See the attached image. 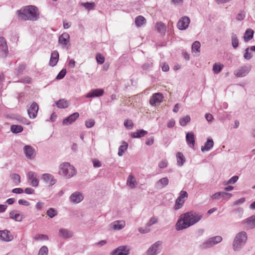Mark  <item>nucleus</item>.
Returning <instances> with one entry per match:
<instances>
[{
	"mask_svg": "<svg viewBox=\"0 0 255 255\" xmlns=\"http://www.w3.org/2000/svg\"><path fill=\"white\" fill-rule=\"evenodd\" d=\"M95 125V121L93 119H89L85 122V125L87 128H90Z\"/></svg>",
	"mask_w": 255,
	"mask_h": 255,
	"instance_id": "obj_51",
	"label": "nucleus"
},
{
	"mask_svg": "<svg viewBox=\"0 0 255 255\" xmlns=\"http://www.w3.org/2000/svg\"><path fill=\"white\" fill-rule=\"evenodd\" d=\"M39 108L36 103L33 102L28 110V114L30 118H35L37 114Z\"/></svg>",
	"mask_w": 255,
	"mask_h": 255,
	"instance_id": "obj_17",
	"label": "nucleus"
},
{
	"mask_svg": "<svg viewBox=\"0 0 255 255\" xmlns=\"http://www.w3.org/2000/svg\"><path fill=\"white\" fill-rule=\"evenodd\" d=\"M44 203L41 201L38 202L36 205L35 207L37 210H41L44 206Z\"/></svg>",
	"mask_w": 255,
	"mask_h": 255,
	"instance_id": "obj_64",
	"label": "nucleus"
},
{
	"mask_svg": "<svg viewBox=\"0 0 255 255\" xmlns=\"http://www.w3.org/2000/svg\"><path fill=\"white\" fill-rule=\"evenodd\" d=\"M23 129V127L20 125H12L10 127L11 131L14 133L21 132Z\"/></svg>",
	"mask_w": 255,
	"mask_h": 255,
	"instance_id": "obj_37",
	"label": "nucleus"
},
{
	"mask_svg": "<svg viewBox=\"0 0 255 255\" xmlns=\"http://www.w3.org/2000/svg\"><path fill=\"white\" fill-rule=\"evenodd\" d=\"M41 180L49 186L54 185L56 183L54 177L49 173H44L41 176Z\"/></svg>",
	"mask_w": 255,
	"mask_h": 255,
	"instance_id": "obj_11",
	"label": "nucleus"
},
{
	"mask_svg": "<svg viewBox=\"0 0 255 255\" xmlns=\"http://www.w3.org/2000/svg\"><path fill=\"white\" fill-rule=\"evenodd\" d=\"M223 238L220 236H216L210 238L200 245V248L202 249L211 248L213 246L221 242Z\"/></svg>",
	"mask_w": 255,
	"mask_h": 255,
	"instance_id": "obj_5",
	"label": "nucleus"
},
{
	"mask_svg": "<svg viewBox=\"0 0 255 255\" xmlns=\"http://www.w3.org/2000/svg\"><path fill=\"white\" fill-rule=\"evenodd\" d=\"M18 18L22 20H37L39 16L38 9L34 5H27L16 11Z\"/></svg>",
	"mask_w": 255,
	"mask_h": 255,
	"instance_id": "obj_2",
	"label": "nucleus"
},
{
	"mask_svg": "<svg viewBox=\"0 0 255 255\" xmlns=\"http://www.w3.org/2000/svg\"><path fill=\"white\" fill-rule=\"evenodd\" d=\"M201 44L200 42L198 41H195L192 45V52H195L197 54H199L200 52V48Z\"/></svg>",
	"mask_w": 255,
	"mask_h": 255,
	"instance_id": "obj_35",
	"label": "nucleus"
},
{
	"mask_svg": "<svg viewBox=\"0 0 255 255\" xmlns=\"http://www.w3.org/2000/svg\"><path fill=\"white\" fill-rule=\"evenodd\" d=\"M59 60V53L57 51H53L51 54L49 65L51 67L55 66Z\"/></svg>",
	"mask_w": 255,
	"mask_h": 255,
	"instance_id": "obj_21",
	"label": "nucleus"
},
{
	"mask_svg": "<svg viewBox=\"0 0 255 255\" xmlns=\"http://www.w3.org/2000/svg\"><path fill=\"white\" fill-rule=\"evenodd\" d=\"M10 179L15 186H18L20 183V176L17 174H11Z\"/></svg>",
	"mask_w": 255,
	"mask_h": 255,
	"instance_id": "obj_33",
	"label": "nucleus"
},
{
	"mask_svg": "<svg viewBox=\"0 0 255 255\" xmlns=\"http://www.w3.org/2000/svg\"><path fill=\"white\" fill-rule=\"evenodd\" d=\"M163 99V97L162 94L159 93H155L150 98L149 103L152 106H156L162 101Z\"/></svg>",
	"mask_w": 255,
	"mask_h": 255,
	"instance_id": "obj_14",
	"label": "nucleus"
},
{
	"mask_svg": "<svg viewBox=\"0 0 255 255\" xmlns=\"http://www.w3.org/2000/svg\"><path fill=\"white\" fill-rule=\"evenodd\" d=\"M244 223L247 228L249 229H253L255 228V215L251 216L250 217L245 219Z\"/></svg>",
	"mask_w": 255,
	"mask_h": 255,
	"instance_id": "obj_24",
	"label": "nucleus"
},
{
	"mask_svg": "<svg viewBox=\"0 0 255 255\" xmlns=\"http://www.w3.org/2000/svg\"><path fill=\"white\" fill-rule=\"evenodd\" d=\"M169 183V180L167 177H163L159 179L156 183V187L158 189H162L166 186Z\"/></svg>",
	"mask_w": 255,
	"mask_h": 255,
	"instance_id": "obj_27",
	"label": "nucleus"
},
{
	"mask_svg": "<svg viewBox=\"0 0 255 255\" xmlns=\"http://www.w3.org/2000/svg\"><path fill=\"white\" fill-rule=\"evenodd\" d=\"M190 117L189 116H186L182 118H181L179 120V123L182 126H185L190 121Z\"/></svg>",
	"mask_w": 255,
	"mask_h": 255,
	"instance_id": "obj_42",
	"label": "nucleus"
},
{
	"mask_svg": "<svg viewBox=\"0 0 255 255\" xmlns=\"http://www.w3.org/2000/svg\"><path fill=\"white\" fill-rule=\"evenodd\" d=\"M162 242L157 241L151 245L146 252L147 255H157L161 251Z\"/></svg>",
	"mask_w": 255,
	"mask_h": 255,
	"instance_id": "obj_7",
	"label": "nucleus"
},
{
	"mask_svg": "<svg viewBox=\"0 0 255 255\" xmlns=\"http://www.w3.org/2000/svg\"><path fill=\"white\" fill-rule=\"evenodd\" d=\"M167 165V162L166 160H162L158 163V166L160 168H165Z\"/></svg>",
	"mask_w": 255,
	"mask_h": 255,
	"instance_id": "obj_63",
	"label": "nucleus"
},
{
	"mask_svg": "<svg viewBox=\"0 0 255 255\" xmlns=\"http://www.w3.org/2000/svg\"><path fill=\"white\" fill-rule=\"evenodd\" d=\"M232 43L234 48H237L239 45V40L236 34H233L232 36Z\"/></svg>",
	"mask_w": 255,
	"mask_h": 255,
	"instance_id": "obj_45",
	"label": "nucleus"
},
{
	"mask_svg": "<svg viewBox=\"0 0 255 255\" xmlns=\"http://www.w3.org/2000/svg\"><path fill=\"white\" fill-rule=\"evenodd\" d=\"M69 35L67 33H64L59 37L60 43L66 45L68 44L69 39Z\"/></svg>",
	"mask_w": 255,
	"mask_h": 255,
	"instance_id": "obj_30",
	"label": "nucleus"
},
{
	"mask_svg": "<svg viewBox=\"0 0 255 255\" xmlns=\"http://www.w3.org/2000/svg\"><path fill=\"white\" fill-rule=\"evenodd\" d=\"M18 203L20 205H22L25 206H28L30 205V203L24 199H19L18 200Z\"/></svg>",
	"mask_w": 255,
	"mask_h": 255,
	"instance_id": "obj_58",
	"label": "nucleus"
},
{
	"mask_svg": "<svg viewBox=\"0 0 255 255\" xmlns=\"http://www.w3.org/2000/svg\"><path fill=\"white\" fill-rule=\"evenodd\" d=\"M139 228L138 231L141 234H146L150 232V229L147 228Z\"/></svg>",
	"mask_w": 255,
	"mask_h": 255,
	"instance_id": "obj_57",
	"label": "nucleus"
},
{
	"mask_svg": "<svg viewBox=\"0 0 255 255\" xmlns=\"http://www.w3.org/2000/svg\"><path fill=\"white\" fill-rule=\"evenodd\" d=\"M158 222V218L157 217H152L146 224V227H150L154 224L157 223Z\"/></svg>",
	"mask_w": 255,
	"mask_h": 255,
	"instance_id": "obj_43",
	"label": "nucleus"
},
{
	"mask_svg": "<svg viewBox=\"0 0 255 255\" xmlns=\"http://www.w3.org/2000/svg\"><path fill=\"white\" fill-rule=\"evenodd\" d=\"M46 213L49 218H52L57 215L58 212L54 208H50L47 211Z\"/></svg>",
	"mask_w": 255,
	"mask_h": 255,
	"instance_id": "obj_40",
	"label": "nucleus"
},
{
	"mask_svg": "<svg viewBox=\"0 0 255 255\" xmlns=\"http://www.w3.org/2000/svg\"><path fill=\"white\" fill-rule=\"evenodd\" d=\"M58 235L60 238L65 239L71 238L73 236V233L67 229L61 228L59 230Z\"/></svg>",
	"mask_w": 255,
	"mask_h": 255,
	"instance_id": "obj_19",
	"label": "nucleus"
},
{
	"mask_svg": "<svg viewBox=\"0 0 255 255\" xmlns=\"http://www.w3.org/2000/svg\"><path fill=\"white\" fill-rule=\"evenodd\" d=\"M9 217L17 222H21L23 218V216L16 210H13L9 213Z\"/></svg>",
	"mask_w": 255,
	"mask_h": 255,
	"instance_id": "obj_22",
	"label": "nucleus"
},
{
	"mask_svg": "<svg viewBox=\"0 0 255 255\" xmlns=\"http://www.w3.org/2000/svg\"><path fill=\"white\" fill-rule=\"evenodd\" d=\"M56 105L60 108H66L68 106V103L67 101L62 99L57 102Z\"/></svg>",
	"mask_w": 255,
	"mask_h": 255,
	"instance_id": "obj_39",
	"label": "nucleus"
},
{
	"mask_svg": "<svg viewBox=\"0 0 255 255\" xmlns=\"http://www.w3.org/2000/svg\"><path fill=\"white\" fill-rule=\"evenodd\" d=\"M221 197V192H216L211 196V198L213 200L219 199Z\"/></svg>",
	"mask_w": 255,
	"mask_h": 255,
	"instance_id": "obj_55",
	"label": "nucleus"
},
{
	"mask_svg": "<svg viewBox=\"0 0 255 255\" xmlns=\"http://www.w3.org/2000/svg\"><path fill=\"white\" fill-rule=\"evenodd\" d=\"M27 179L29 184L33 187H36L39 185V180L36 173L29 171L27 174Z\"/></svg>",
	"mask_w": 255,
	"mask_h": 255,
	"instance_id": "obj_8",
	"label": "nucleus"
},
{
	"mask_svg": "<svg viewBox=\"0 0 255 255\" xmlns=\"http://www.w3.org/2000/svg\"><path fill=\"white\" fill-rule=\"evenodd\" d=\"M8 52L7 46L5 39L3 37H0V53L2 56L6 55Z\"/></svg>",
	"mask_w": 255,
	"mask_h": 255,
	"instance_id": "obj_20",
	"label": "nucleus"
},
{
	"mask_svg": "<svg viewBox=\"0 0 255 255\" xmlns=\"http://www.w3.org/2000/svg\"><path fill=\"white\" fill-rule=\"evenodd\" d=\"M246 199L244 197L241 198L233 203L234 206H237L243 204L245 202Z\"/></svg>",
	"mask_w": 255,
	"mask_h": 255,
	"instance_id": "obj_54",
	"label": "nucleus"
},
{
	"mask_svg": "<svg viewBox=\"0 0 255 255\" xmlns=\"http://www.w3.org/2000/svg\"><path fill=\"white\" fill-rule=\"evenodd\" d=\"M124 125L126 128H132L133 124L131 120H126L124 122Z\"/></svg>",
	"mask_w": 255,
	"mask_h": 255,
	"instance_id": "obj_52",
	"label": "nucleus"
},
{
	"mask_svg": "<svg viewBox=\"0 0 255 255\" xmlns=\"http://www.w3.org/2000/svg\"><path fill=\"white\" fill-rule=\"evenodd\" d=\"M186 140L187 144L191 147H194L195 145V137L193 132H188L186 135Z\"/></svg>",
	"mask_w": 255,
	"mask_h": 255,
	"instance_id": "obj_26",
	"label": "nucleus"
},
{
	"mask_svg": "<svg viewBox=\"0 0 255 255\" xmlns=\"http://www.w3.org/2000/svg\"><path fill=\"white\" fill-rule=\"evenodd\" d=\"M104 91L102 89H96L91 91L86 96L87 98H93L95 97L102 96Z\"/></svg>",
	"mask_w": 255,
	"mask_h": 255,
	"instance_id": "obj_23",
	"label": "nucleus"
},
{
	"mask_svg": "<svg viewBox=\"0 0 255 255\" xmlns=\"http://www.w3.org/2000/svg\"><path fill=\"white\" fill-rule=\"evenodd\" d=\"M11 192L13 193L21 194V193H22L23 192V189L22 188H16L13 189L12 190Z\"/></svg>",
	"mask_w": 255,
	"mask_h": 255,
	"instance_id": "obj_62",
	"label": "nucleus"
},
{
	"mask_svg": "<svg viewBox=\"0 0 255 255\" xmlns=\"http://www.w3.org/2000/svg\"><path fill=\"white\" fill-rule=\"evenodd\" d=\"M34 239L36 241L42 240L47 241L48 240V237L46 235L43 234H37L34 237Z\"/></svg>",
	"mask_w": 255,
	"mask_h": 255,
	"instance_id": "obj_44",
	"label": "nucleus"
},
{
	"mask_svg": "<svg viewBox=\"0 0 255 255\" xmlns=\"http://www.w3.org/2000/svg\"><path fill=\"white\" fill-rule=\"evenodd\" d=\"M203 217L202 214L194 211L182 214L175 224V229L177 231L186 229L199 222Z\"/></svg>",
	"mask_w": 255,
	"mask_h": 255,
	"instance_id": "obj_1",
	"label": "nucleus"
},
{
	"mask_svg": "<svg viewBox=\"0 0 255 255\" xmlns=\"http://www.w3.org/2000/svg\"><path fill=\"white\" fill-rule=\"evenodd\" d=\"M254 35V31L252 29H248L245 33L244 38V40L246 42H247L251 39H252Z\"/></svg>",
	"mask_w": 255,
	"mask_h": 255,
	"instance_id": "obj_32",
	"label": "nucleus"
},
{
	"mask_svg": "<svg viewBox=\"0 0 255 255\" xmlns=\"http://www.w3.org/2000/svg\"><path fill=\"white\" fill-rule=\"evenodd\" d=\"M221 196L223 199L228 200L233 196V195L230 193L221 192Z\"/></svg>",
	"mask_w": 255,
	"mask_h": 255,
	"instance_id": "obj_46",
	"label": "nucleus"
},
{
	"mask_svg": "<svg viewBox=\"0 0 255 255\" xmlns=\"http://www.w3.org/2000/svg\"><path fill=\"white\" fill-rule=\"evenodd\" d=\"M238 178H239V177H238V176H234L231 179H230L228 181L224 182L223 184L226 185H227V184H234L235 182H237V181L238 180Z\"/></svg>",
	"mask_w": 255,
	"mask_h": 255,
	"instance_id": "obj_47",
	"label": "nucleus"
},
{
	"mask_svg": "<svg viewBox=\"0 0 255 255\" xmlns=\"http://www.w3.org/2000/svg\"><path fill=\"white\" fill-rule=\"evenodd\" d=\"M190 19L188 16H183L178 21L177 26L180 30L186 29L190 23Z\"/></svg>",
	"mask_w": 255,
	"mask_h": 255,
	"instance_id": "obj_12",
	"label": "nucleus"
},
{
	"mask_svg": "<svg viewBox=\"0 0 255 255\" xmlns=\"http://www.w3.org/2000/svg\"><path fill=\"white\" fill-rule=\"evenodd\" d=\"M154 137L151 136V137L148 138L147 139H146V140L145 141V144L147 145H151L154 143Z\"/></svg>",
	"mask_w": 255,
	"mask_h": 255,
	"instance_id": "obj_56",
	"label": "nucleus"
},
{
	"mask_svg": "<svg viewBox=\"0 0 255 255\" xmlns=\"http://www.w3.org/2000/svg\"><path fill=\"white\" fill-rule=\"evenodd\" d=\"M147 132L143 129H138L131 133V136L133 138H139L147 134Z\"/></svg>",
	"mask_w": 255,
	"mask_h": 255,
	"instance_id": "obj_29",
	"label": "nucleus"
},
{
	"mask_svg": "<svg viewBox=\"0 0 255 255\" xmlns=\"http://www.w3.org/2000/svg\"><path fill=\"white\" fill-rule=\"evenodd\" d=\"M252 57V55L251 53L249 52V48H247L246 49V52L244 54V58L246 59L249 60Z\"/></svg>",
	"mask_w": 255,
	"mask_h": 255,
	"instance_id": "obj_59",
	"label": "nucleus"
},
{
	"mask_svg": "<svg viewBox=\"0 0 255 255\" xmlns=\"http://www.w3.org/2000/svg\"><path fill=\"white\" fill-rule=\"evenodd\" d=\"M245 17V13L244 12H240L237 16V19L238 20H242L244 19Z\"/></svg>",
	"mask_w": 255,
	"mask_h": 255,
	"instance_id": "obj_60",
	"label": "nucleus"
},
{
	"mask_svg": "<svg viewBox=\"0 0 255 255\" xmlns=\"http://www.w3.org/2000/svg\"><path fill=\"white\" fill-rule=\"evenodd\" d=\"M125 226L126 222L123 220L115 221L110 225V228L116 231L121 230L124 229Z\"/></svg>",
	"mask_w": 255,
	"mask_h": 255,
	"instance_id": "obj_16",
	"label": "nucleus"
},
{
	"mask_svg": "<svg viewBox=\"0 0 255 255\" xmlns=\"http://www.w3.org/2000/svg\"><path fill=\"white\" fill-rule=\"evenodd\" d=\"M249 72L246 67H241L236 71L235 74L238 77L245 76Z\"/></svg>",
	"mask_w": 255,
	"mask_h": 255,
	"instance_id": "obj_34",
	"label": "nucleus"
},
{
	"mask_svg": "<svg viewBox=\"0 0 255 255\" xmlns=\"http://www.w3.org/2000/svg\"><path fill=\"white\" fill-rule=\"evenodd\" d=\"M130 248L128 246H121L114 250L111 255H128L129 254Z\"/></svg>",
	"mask_w": 255,
	"mask_h": 255,
	"instance_id": "obj_10",
	"label": "nucleus"
},
{
	"mask_svg": "<svg viewBox=\"0 0 255 255\" xmlns=\"http://www.w3.org/2000/svg\"><path fill=\"white\" fill-rule=\"evenodd\" d=\"M248 239L247 234L245 231L238 233L233 242V249L234 251H240L246 244Z\"/></svg>",
	"mask_w": 255,
	"mask_h": 255,
	"instance_id": "obj_3",
	"label": "nucleus"
},
{
	"mask_svg": "<svg viewBox=\"0 0 255 255\" xmlns=\"http://www.w3.org/2000/svg\"><path fill=\"white\" fill-rule=\"evenodd\" d=\"M48 248L47 247L42 246L39 250L38 255H47Z\"/></svg>",
	"mask_w": 255,
	"mask_h": 255,
	"instance_id": "obj_49",
	"label": "nucleus"
},
{
	"mask_svg": "<svg viewBox=\"0 0 255 255\" xmlns=\"http://www.w3.org/2000/svg\"><path fill=\"white\" fill-rule=\"evenodd\" d=\"M128 144L127 142L124 141L123 142L122 145H121L119 149L118 154L119 156L123 155L124 152L127 150Z\"/></svg>",
	"mask_w": 255,
	"mask_h": 255,
	"instance_id": "obj_36",
	"label": "nucleus"
},
{
	"mask_svg": "<svg viewBox=\"0 0 255 255\" xmlns=\"http://www.w3.org/2000/svg\"><path fill=\"white\" fill-rule=\"evenodd\" d=\"M59 174L67 178H70L76 174V170L69 163L63 162L59 166Z\"/></svg>",
	"mask_w": 255,
	"mask_h": 255,
	"instance_id": "obj_4",
	"label": "nucleus"
},
{
	"mask_svg": "<svg viewBox=\"0 0 255 255\" xmlns=\"http://www.w3.org/2000/svg\"><path fill=\"white\" fill-rule=\"evenodd\" d=\"M93 164L95 168H98L102 166V163L100 160H93Z\"/></svg>",
	"mask_w": 255,
	"mask_h": 255,
	"instance_id": "obj_61",
	"label": "nucleus"
},
{
	"mask_svg": "<svg viewBox=\"0 0 255 255\" xmlns=\"http://www.w3.org/2000/svg\"><path fill=\"white\" fill-rule=\"evenodd\" d=\"M83 194L79 191H76L73 193L69 197V201L74 204L80 203L84 199Z\"/></svg>",
	"mask_w": 255,
	"mask_h": 255,
	"instance_id": "obj_9",
	"label": "nucleus"
},
{
	"mask_svg": "<svg viewBox=\"0 0 255 255\" xmlns=\"http://www.w3.org/2000/svg\"><path fill=\"white\" fill-rule=\"evenodd\" d=\"M96 59L97 62L100 64H103L105 62L104 56L100 53H98L96 55Z\"/></svg>",
	"mask_w": 255,
	"mask_h": 255,
	"instance_id": "obj_48",
	"label": "nucleus"
},
{
	"mask_svg": "<svg viewBox=\"0 0 255 255\" xmlns=\"http://www.w3.org/2000/svg\"><path fill=\"white\" fill-rule=\"evenodd\" d=\"M214 145V141L212 139L208 138L207 141L205 143L204 145L201 147V150L203 152L209 151Z\"/></svg>",
	"mask_w": 255,
	"mask_h": 255,
	"instance_id": "obj_28",
	"label": "nucleus"
},
{
	"mask_svg": "<svg viewBox=\"0 0 255 255\" xmlns=\"http://www.w3.org/2000/svg\"><path fill=\"white\" fill-rule=\"evenodd\" d=\"M79 117V114L78 112H75L63 121V125H69L72 123L74 122Z\"/></svg>",
	"mask_w": 255,
	"mask_h": 255,
	"instance_id": "obj_18",
	"label": "nucleus"
},
{
	"mask_svg": "<svg viewBox=\"0 0 255 255\" xmlns=\"http://www.w3.org/2000/svg\"><path fill=\"white\" fill-rule=\"evenodd\" d=\"M188 196V193L186 191L181 190L179 193V196L175 201L174 209L175 210H177L181 208Z\"/></svg>",
	"mask_w": 255,
	"mask_h": 255,
	"instance_id": "obj_6",
	"label": "nucleus"
},
{
	"mask_svg": "<svg viewBox=\"0 0 255 255\" xmlns=\"http://www.w3.org/2000/svg\"><path fill=\"white\" fill-rule=\"evenodd\" d=\"M156 29L159 32H164L166 30V27L163 23L162 22H158L155 25Z\"/></svg>",
	"mask_w": 255,
	"mask_h": 255,
	"instance_id": "obj_41",
	"label": "nucleus"
},
{
	"mask_svg": "<svg viewBox=\"0 0 255 255\" xmlns=\"http://www.w3.org/2000/svg\"><path fill=\"white\" fill-rule=\"evenodd\" d=\"M82 5H83L86 9H92L94 8L95 6L94 2H86L82 3Z\"/></svg>",
	"mask_w": 255,
	"mask_h": 255,
	"instance_id": "obj_50",
	"label": "nucleus"
},
{
	"mask_svg": "<svg viewBox=\"0 0 255 255\" xmlns=\"http://www.w3.org/2000/svg\"><path fill=\"white\" fill-rule=\"evenodd\" d=\"M13 239V235L7 230H0V240L5 242H9Z\"/></svg>",
	"mask_w": 255,
	"mask_h": 255,
	"instance_id": "obj_13",
	"label": "nucleus"
},
{
	"mask_svg": "<svg viewBox=\"0 0 255 255\" xmlns=\"http://www.w3.org/2000/svg\"><path fill=\"white\" fill-rule=\"evenodd\" d=\"M126 185L130 189L136 188L138 183L135 177L132 173L129 174L128 176L127 179Z\"/></svg>",
	"mask_w": 255,
	"mask_h": 255,
	"instance_id": "obj_15",
	"label": "nucleus"
},
{
	"mask_svg": "<svg viewBox=\"0 0 255 255\" xmlns=\"http://www.w3.org/2000/svg\"><path fill=\"white\" fill-rule=\"evenodd\" d=\"M145 22L146 19L143 16L139 15L135 18V24L137 27H140Z\"/></svg>",
	"mask_w": 255,
	"mask_h": 255,
	"instance_id": "obj_31",
	"label": "nucleus"
},
{
	"mask_svg": "<svg viewBox=\"0 0 255 255\" xmlns=\"http://www.w3.org/2000/svg\"><path fill=\"white\" fill-rule=\"evenodd\" d=\"M224 67V65L220 63H215L213 67V71L215 73H219Z\"/></svg>",
	"mask_w": 255,
	"mask_h": 255,
	"instance_id": "obj_38",
	"label": "nucleus"
},
{
	"mask_svg": "<svg viewBox=\"0 0 255 255\" xmlns=\"http://www.w3.org/2000/svg\"><path fill=\"white\" fill-rule=\"evenodd\" d=\"M66 74V70L65 69H63L58 74L56 77V79H61L65 76Z\"/></svg>",
	"mask_w": 255,
	"mask_h": 255,
	"instance_id": "obj_53",
	"label": "nucleus"
},
{
	"mask_svg": "<svg viewBox=\"0 0 255 255\" xmlns=\"http://www.w3.org/2000/svg\"><path fill=\"white\" fill-rule=\"evenodd\" d=\"M24 153L27 158H31L34 157L35 152L34 149L30 146L26 145L24 147Z\"/></svg>",
	"mask_w": 255,
	"mask_h": 255,
	"instance_id": "obj_25",
	"label": "nucleus"
}]
</instances>
